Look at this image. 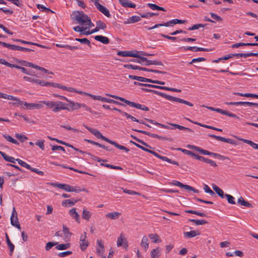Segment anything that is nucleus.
I'll list each match as a JSON object with an SVG mask.
<instances>
[{"label":"nucleus","mask_w":258,"mask_h":258,"mask_svg":"<svg viewBox=\"0 0 258 258\" xmlns=\"http://www.w3.org/2000/svg\"><path fill=\"white\" fill-rule=\"evenodd\" d=\"M72 20L76 24L90 28L94 25L92 23L91 20L83 11H74L71 16Z\"/></svg>","instance_id":"1"},{"label":"nucleus","mask_w":258,"mask_h":258,"mask_svg":"<svg viewBox=\"0 0 258 258\" xmlns=\"http://www.w3.org/2000/svg\"><path fill=\"white\" fill-rule=\"evenodd\" d=\"M143 89L145 90L146 91L153 92L154 93H155L162 97H164L165 99H166L168 100H170V101H175V102H179L180 103H183V104H184L187 105L190 107H192L194 105L192 103H191L188 101H187L186 100H184L182 99H180L179 98H177V97H173V96H172L170 95H168L165 93H162L160 92H158L157 91H153V90H148L147 89Z\"/></svg>","instance_id":"2"},{"label":"nucleus","mask_w":258,"mask_h":258,"mask_svg":"<svg viewBox=\"0 0 258 258\" xmlns=\"http://www.w3.org/2000/svg\"><path fill=\"white\" fill-rule=\"evenodd\" d=\"M178 150H179V151H181V152H182L183 153H184L185 154H186L187 155H189L194 158H195L197 160H200V161H203L205 163H208L211 166H213V167H216L217 166V164H216V163L211 160V159H208V158H206L203 156H200L199 155H197V154H195L194 153H193L192 152L190 151H189V150H185V149H182V148H178L177 149Z\"/></svg>","instance_id":"3"},{"label":"nucleus","mask_w":258,"mask_h":258,"mask_svg":"<svg viewBox=\"0 0 258 258\" xmlns=\"http://www.w3.org/2000/svg\"><path fill=\"white\" fill-rule=\"evenodd\" d=\"M106 95L107 96L112 97L114 99L119 100L126 103V104H127L128 105H129L130 106L134 107H135L136 108H138V109H141V110H142L144 111H149V108L145 105H141L139 103H135L134 102L130 101L129 100L125 99L124 98L119 97L118 96H116V95H111L110 94H106Z\"/></svg>","instance_id":"4"},{"label":"nucleus","mask_w":258,"mask_h":258,"mask_svg":"<svg viewBox=\"0 0 258 258\" xmlns=\"http://www.w3.org/2000/svg\"><path fill=\"white\" fill-rule=\"evenodd\" d=\"M97 138H99V139H101L102 140L109 143V144L114 146L116 148L120 149V150H124L125 152H129L130 150L128 148L123 146H122V145H119L118 143H116L115 142L113 141H112V140H109L108 138L103 136L101 133L99 131L97 134L95 136Z\"/></svg>","instance_id":"5"},{"label":"nucleus","mask_w":258,"mask_h":258,"mask_svg":"<svg viewBox=\"0 0 258 258\" xmlns=\"http://www.w3.org/2000/svg\"><path fill=\"white\" fill-rule=\"evenodd\" d=\"M185 20H181L179 19H173L172 20L169 21V22H167L166 23H164L163 24H156L154 26H153L152 27H148L147 26L145 27V28L146 29L150 30H152L155 28H158L161 26H165V27H169V26H172L174 25H175L176 24H183L185 22Z\"/></svg>","instance_id":"6"},{"label":"nucleus","mask_w":258,"mask_h":258,"mask_svg":"<svg viewBox=\"0 0 258 258\" xmlns=\"http://www.w3.org/2000/svg\"><path fill=\"white\" fill-rule=\"evenodd\" d=\"M20 105H23L22 106L23 109L29 110L39 109L43 107V106L42 105V101H39L36 103H27L26 102L21 101Z\"/></svg>","instance_id":"7"},{"label":"nucleus","mask_w":258,"mask_h":258,"mask_svg":"<svg viewBox=\"0 0 258 258\" xmlns=\"http://www.w3.org/2000/svg\"><path fill=\"white\" fill-rule=\"evenodd\" d=\"M139 53L142 55L148 56L151 54H148L144 51H136L134 52L133 51H119L117 52V54L119 56L122 57L130 56V57H138Z\"/></svg>","instance_id":"8"},{"label":"nucleus","mask_w":258,"mask_h":258,"mask_svg":"<svg viewBox=\"0 0 258 258\" xmlns=\"http://www.w3.org/2000/svg\"><path fill=\"white\" fill-rule=\"evenodd\" d=\"M134 84L135 85H137V86H147V87H152V88H157V89H162V90H167V91L176 92H181L180 90L175 89V88H169V87H165V86H157V85H150V84H143V83H139L138 82H135Z\"/></svg>","instance_id":"9"},{"label":"nucleus","mask_w":258,"mask_h":258,"mask_svg":"<svg viewBox=\"0 0 258 258\" xmlns=\"http://www.w3.org/2000/svg\"><path fill=\"white\" fill-rule=\"evenodd\" d=\"M133 130L135 131V132H138V133H142L143 134L148 135V136H149L150 137H153V138H156V139H159V140H167V141H170V142L172 141V139H171V138L162 137V136L158 135L157 134H152V133H151L150 132H146V131H145L139 130H135V129Z\"/></svg>","instance_id":"10"},{"label":"nucleus","mask_w":258,"mask_h":258,"mask_svg":"<svg viewBox=\"0 0 258 258\" xmlns=\"http://www.w3.org/2000/svg\"><path fill=\"white\" fill-rule=\"evenodd\" d=\"M11 223L13 226L16 227L19 230L21 229V226L18 219L17 213L15 207L13 208L11 217Z\"/></svg>","instance_id":"11"},{"label":"nucleus","mask_w":258,"mask_h":258,"mask_svg":"<svg viewBox=\"0 0 258 258\" xmlns=\"http://www.w3.org/2000/svg\"><path fill=\"white\" fill-rule=\"evenodd\" d=\"M87 233L84 232L80 236V246L82 251H84L89 245V241L87 240Z\"/></svg>","instance_id":"12"},{"label":"nucleus","mask_w":258,"mask_h":258,"mask_svg":"<svg viewBox=\"0 0 258 258\" xmlns=\"http://www.w3.org/2000/svg\"><path fill=\"white\" fill-rule=\"evenodd\" d=\"M23 80L29 82L35 83L39 84L41 86H45L46 82L45 81L40 80L36 78L31 77L30 76H24L23 78Z\"/></svg>","instance_id":"13"},{"label":"nucleus","mask_w":258,"mask_h":258,"mask_svg":"<svg viewBox=\"0 0 258 258\" xmlns=\"http://www.w3.org/2000/svg\"><path fill=\"white\" fill-rule=\"evenodd\" d=\"M62 110H69L65 103L61 101H54V109L53 112H57Z\"/></svg>","instance_id":"14"},{"label":"nucleus","mask_w":258,"mask_h":258,"mask_svg":"<svg viewBox=\"0 0 258 258\" xmlns=\"http://www.w3.org/2000/svg\"><path fill=\"white\" fill-rule=\"evenodd\" d=\"M209 137L213 138L215 139H216L218 141H220L223 142L231 144H235V141L232 139L229 138H225L224 137H222L220 136H217L214 135H209Z\"/></svg>","instance_id":"15"},{"label":"nucleus","mask_w":258,"mask_h":258,"mask_svg":"<svg viewBox=\"0 0 258 258\" xmlns=\"http://www.w3.org/2000/svg\"><path fill=\"white\" fill-rule=\"evenodd\" d=\"M180 49H182L183 50H192L195 52L197 51H208V49L207 48H202V47H198L196 46H185V47H180L179 48Z\"/></svg>","instance_id":"16"},{"label":"nucleus","mask_w":258,"mask_h":258,"mask_svg":"<svg viewBox=\"0 0 258 258\" xmlns=\"http://www.w3.org/2000/svg\"><path fill=\"white\" fill-rule=\"evenodd\" d=\"M97 9L102 13H103L105 16L108 18L111 17V15L109 13V10L105 7L102 6L101 4L97 3L95 5Z\"/></svg>","instance_id":"17"},{"label":"nucleus","mask_w":258,"mask_h":258,"mask_svg":"<svg viewBox=\"0 0 258 258\" xmlns=\"http://www.w3.org/2000/svg\"><path fill=\"white\" fill-rule=\"evenodd\" d=\"M200 234V232L198 230H193L190 231L189 232H185L183 233V235L184 237L190 238L194 237H195L197 235H199Z\"/></svg>","instance_id":"18"},{"label":"nucleus","mask_w":258,"mask_h":258,"mask_svg":"<svg viewBox=\"0 0 258 258\" xmlns=\"http://www.w3.org/2000/svg\"><path fill=\"white\" fill-rule=\"evenodd\" d=\"M94 38L96 40L100 41L104 44H107L109 43V39L107 37L102 35H96L95 36Z\"/></svg>","instance_id":"19"},{"label":"nucleus","mask_w":258,"mask_h":258,"mask_svg":"<svg viewBox=\"0 0 258 258\" xmlns=\"http://www.w3.org/2000/svg\"><path fill=\"white\" fill-rule=\"evenodd\" d=\"M120 215V213L118 212H114L107 213L106 214L105 217L106 218H110L111 220H116L118 219Z\"/></svg>","instance_id":"20"},{"label":"nucleus","mask_w":258,"mask_h":258,"mask_svg":"<svg viewBox=\"0 0 258 258\" xmlns=\"http://www.w3.org/2000/svg\"><path fill=\"white\" fill-rule=\"evenodd\" d=\"M149 240L147 236H144L140 243L141 246L146 251L149 247Z\"/></svg>","instance_id":"21"},{"label":"nucleus","mask_w":258,"mask_h":258,"mask_svg":"<svg viewBox=\"0 0 258 258\" xmlns=\"http://www.w3.org/2000/svg\"><path fill=\"white\" fill-rule=\"evenodd\" d=\"M69 214L70 216L73 218L75 219L78 223H80V216L77 212L76 209L73 208L70 210L69 211Z\"/></svg>","instance_id":"22"},{"label":"nucleus","mask_w":258,"mask_h":258,"mask_svg":"<svg viewBox=\"0 0 258 258\" xmlns=\"http://www.w3.org/2000/svg\"><path fill=\"white\" fill-rule=\"evenodd\" d=\"M45 86H51V87H53L55 88H59V89H62L63 90H65V91H66V89H67V87L63 86L60 84L54 83L49 82H46Z\"/></svg>","instance_id":"23"},{"label":"nucleus","mask_w":258,"mask_h":258,"mask_svg":"<svg viewBox=\"0 0 258 258\" xmlns=\"http://www.w3.org/2000/svg\"><path fill=\"white\" fill-rule=\"evenodd\" d=\"M52 185L69 192L70 185L64 183H55Z\"/></svg>","instance_id":"24"},{"label":"nucleus","mask_w":258,"mask_h":258,"mask_svg":"<svg viewBox=\"0 0 258 258\" xmlns=\"http://www.w3.org/2000/svg\"><path fill=\"white\" fill-rule=\"evenodd\" d=\"M127 243L126 239L125 238L124 234L123 233H121L120 234V236L117 238V246H121L124 243Z\"/></svg>","instance_id":"25"},{"label":"nucleus","mask_w":258,"mask_h":258,"mask_svg":"<svg viewBox=\"0 0 258 258\" xmlns=\"http://www.w3.org/2000/svg\"><path fill=\"white\" fill-rule=\"evenodd\" d=\"M145 120L150 123H151L153 124L158 126L159 127L164 128H166V129H172L169 126L160 123H158L154 120H152V119H148V118H145Z\"/></svg>","instance_id":"26"},{"label":"nucleus","mask_w":258,"mask_h":258,"mask_svg":"<svg viewBox=\"0 0 258 258\" xmlns=\"http://www.w3.org/2000/svg\"><path fill=\"white\" fill-rule=\"evenodd\" d=\"M77 201V200H75L74 199L66 200L62 201V206L63 207L73 206L74 205Z\"/></svg>","instance_id":"27"},{"label":"nucleus","mask_w":258,"mask_h":258,"mask_svg":"<svg viewBox=\"0 0 258 258\" xmlns=\"http://www.w3.org/2000/svg\"><path fill=\"white\" fill-rule=\"evenodd\" d=\"M121 5L125 8H135L136 5L134 3H129L127 0H119Z\"/></svg>","instance_id":"28"},{"label":"nucleus","mask_w":258,"mask_h":258,"mask_svg":"<svg viewBox=\"0 0 258 258\" xmlns=\"http://www.w3.org/2000/svg\"><path fill=\"white\" fill-rule=\"evenodd\" d=\"M213 188L215 190V191L220 197L221 198L223 199L226 197V194H224V191L219 188L218 186L214 185L213 186Z\"/></svg>","instance_id":"29"},{"label":"nucleus","mask_w":258,"mask_h":258,"mask_svg":"<svg viewBox=\"0 0 258 258\" xmlns=\"http://www.w3.org/2000/svg\"><path fill=\"white\" fill-rule=\"evenodd\" d=\"M161 249L159 247H157L153 249L151 252V256L152 258H159L160 256V253Z\"/></svg>","instance_id":"30"},{"label":"nucleus","mask_w":258,"mask_h":258,"mask_svg":"<svg viewBox=\"0 0 258 258\" xmlns=\"http://www.w3.org/2000/svg\"><path fill=\"white\" fill-rule=\"evenodd\" d=\"M16 61L18 62V63H19L20 64H21L22 66L31 67L34 69V67L35 66V64H34L30 62H28L27 61L23 60H20L18 59H16Z\"/></svg>","instance_id":"31"},{"label":"nucleus","mask_w":258,"mask_h":258,"mask_svg":"<svg viewBox=\"0 0 258 258\" xmlns=\"http://www.w3.org/2000/svg\"><path fill=\"white\" fill-rule=\"evenodd\" d=\"M45 105L48 108L51 109L53 112L54 109V101H42V105Z\"/></svg>","instance_id":"32"},{"label":"nucleus","mask_w":258,"mask_h":258,"mask_svg":"<svg viewBox=\"0 0 258 258\" xmlns=\"http://www.w3.org/2000/svg\"><path fill=\"white\" fill-rule=\"evenodd\" d=\"M68 102L70 104V106L73 110H78L81 108V103L75 102L70 100H69Z\"/></svg>","instance_id":"33"},{"label":"nucleus","mask_w":258,"mask_h":258,"mask_svg":"<svg viewBox=\"0 0 258 258\" xmlns=\"http://www.w3.org/2000/svg\"><path fill=\"white\" fill-rule=\"evenodd\" d=\"M257 45V44H253V43H243V42H240V43H235L234 44H233L232 45V48H238L240 46H254V45Z\"/></svg>","instance_id":"34"},{"label":"nucleus","mask_w":258,"mask_h":258,"mask_svg":"<svg viewBox=\"0 0 258 258\" xmlns=\"http://www.w3.org/2000/svg\"><path fill=\"white\" fill-rule=\"evenodd\" d=\"M0 64H4L8 67L10 68H19V66L17 64H12L10 62H7L6 61L5 59L1 58L0 60Z\"/></svg>","instance_id":"35"},{"label":"nucleus","mask_w":258,"mask_h":258,"mask_svg":"<svg viewBox=\"0 0 258 258\" xmlns=\"http://www.w3.org/2000/svg\"><path fill=\"white\" fill-rule=\"evenodd\" d=\"M91 213L90 211L85 209L83 210L82 215L83 219L89 221L91 217Z\"/></svg>","instance_id":"36"},{"label":"nucleus","mask_w":258,"mask_h":258,"mask_svg":"<svg viewBox=\"0 0 258 258\" xmlns=\"http://www.w3.org/2000/svg\"><path fill=\"white\" fill-rule=\"evenodd\" d=\"M138 70L144 71H146V72H149L159 73V74H166V72H165L160 71L157 70L149 69H147L146 68H142V67H139Z\"/></svg>","instance_id":"37"},{"label":"nucleus","mask_w":258,"mask_h":258,"mask_svg":"<svg viewBox=\"0 0 258 258\" xmlns=\"http://www.w3.org/2000/svg\"><path fill=\"white\" fill-rule=\"evenodd\" d=\"M170 124L179 130L185 131L189 132H193V131L190 129L189 128L186 127L175 123H170Z\"/></svg>","instance_id":"38"},{"label":"nucleus","mask_w":258,"mask_h":258,"mask_svg":"<svg viewBox=\"0 0 258 258\" xmlns=\"http://www.w3.org/2000/svg\"><path fill=\"white\" fill-rule=\"evenodd\" d=\"M237 203L246 207H250L251 206V205L249 202L245 201L241 197L238 199Z\"/></svg>","instance_id":"39"},{"label":"nucleus","mask_w":258,"mask_h":258,"mask_svg":"<svg viewBox=\"0 0 258 258\" xmlns=\"http://www.w3.org/2000/svg\"><path fill=\"white\" fill-rule=\"evenodd\" d=\"M234 95H238L240 96L246 97H252L257 99L258 95L251 93H245L243 94L241 93H234Z\"/></svg>","instance_id":"40"},{"label":"nucleus","mask_w":258,"mask_h":258,"mask_svg":"<svg viewBox=\"0 0 258 258\" xmlns=\"http://www.w3.org/2000/svg\"><path fill=\"white\" fill-rule=\"evenodd\" d=\"M3 136L8 142L12 143L15 145L19 144V142L16 140L14 139V138H13L11 136H10L9 135L4 134L3 135Z\"/></svg>","instance_id":"41"},{"label":"nucleus","mask_w":258,"mask_h":258,"mask_svg":"<svg viewBox=\"0 0 258 258\" xmlns=\"http://www.w3.org/2000/svg\"><path fill=\"white\" fill-rule=\"evenodd\" d=\"M104 102L109 103H113V104H116L118 105H121V106H125L124 104H123L122 103H120L119 102H118L117 101H115V100L109 99V98H105V97H104Z\"/></svg>","instance_id":"42"},{"label":"nucleus","mask_w":258,"mask_h":258,"mask_svg":"<svg viewBox=\"0 0 258 258\" xmlns=\"http://www.w3.org/2000/svg\"><path fill=\"white\" fill-rule=\"evenodd\" d=\"M149 237L151 239L153 240V242L154 243H157L161 241V240H159V236L157 234H150L149 235Z\"/></svg>","instance_id":"43"},{"label":"nucleus","mask_w":258,"mask_h":258,"mask_svg":"<svg viewBox=\"0 0 258 258\" xmlns=\"http://www.w3.org/2000/svg\"><path fill=\"white\" fill-rule=\"evenodd\" d=\"M16 161L22 167H25L29 170L31 169V166L22 160L20 159H16Z\"/></svg>","instance_id":"44"},{"label":"nucleus","mask_w":258,"mask_h":258,"mask_svg":"<svg viewBox=\"0 0 258 258\" xmlns=\"http://www.w3.org/2000/svg\"><path fill=\"white\" fill-rule=\"evenodd\" d=\"M188 220L195 223L197 225H204L208 223V222L204 220L189 219Z\"/></svg>","instance_id":"45"},{"label":"nucleus","mask_w":258,"mask_h":258,"mask_svg":"<svg viewBox=\"0 0 258 258\" xmlns=\"http://www.w3.org/2000/svg\"><path fill=\"white\" fill-rule=\"evenodd\" d=\"M63 233L66 238H70L72 235V233L70 232L69 229L66 226H63Z\"/></svg>","instance_id":"46"},{"label":"nucleus","mask_w":258,"mask_h":258,"mask_svg":"<svg viewBox=\"0 0 258 258\" xmlns=\"http://www.w3.org/2000/svg\"><path fill=\"white\" fill-rule=\"evenodd\" d=\"M89 29L83 26H77L73 28V30L76 32H79L82 34L83 32L85 31L86 29Z\"/></svg>","instance_id":"47"},{"label":"nucleus","mask_w":258,"mask_h":258,"mask_svg":"<svg viewBox=\"0 0 258 258\" xmlns=\"http://www.w3.org/2000/svg\"><path fill=\"white\" fill-rule=\"evenodd\" d=\"M85 188H80L78 186H70L69 192H79L80 191H85Z\"/></svg>","instance_id":"48"},{"label":"nucleus","mask_w":258,"mask_h":258,"mask_svg":"<svg viewBox=\"0 0 258 258\" xmlns=\"http://www.w3.org/2000/svg\"><path fill=\"white\" fill-rule=\"evenodd\" d=\"M96 27L100 30L104 29L106 28V25L102 21L98 20L96 22Z\"/></svg>","instance_id":"49"},{"label":"nucleus","mask_w":258,"mask_h":258,"mask_svg":"<svg viewBox=\"0 0 258 258\" xmlns=\"http://www.w3.org/2000/svg\"><path fill=\"white\" fill-rule=\"evenodd\" d=\"M170 184L175 185V186L180 187L181 188H183L184 189H185L186 186L187 185V184H183L181 182L176 181V180H173L172 182L170 183Z\"/></svg>","instance_id":"50"},{"label":"nucleus","mask_w":258,"mask_h":258,"mask_svg":"<svg viewBox=\"0 0 258 258\" xmlns=\"http://www.w3.org/2000/svg\"><path fill=\"white\" fill-rule=\"evenodd\" d=\"M121 189L122 190V191L126 194L131 195H140V194L139 192H136L135 191L132 190H129L127 189H125L122 187H120Z\"/></svg>","instance_id":"51"},{"label":"nucleus","mask_w":258,"mask_h":258,"mask_svg":"<svg viewBox=\"0 0 258 258\" xmlns=\"http://www.w3.org/2000/svg\"><path fill=\"white\" fill-rule=\"evenodd\" d=\"M15 137L21 142H24L25 141L28 139V138L26 136L22 134H16Z\"/></svg>","instance_id":"52"},{"label":"nucleus","mask_w":258,"mask_h":258,"mask_svg":"<svg viewBox=\"0 0 258 258\" xmlns=\"http://www.w3.org/2000/svg\"><path fill=\"white\" fill-rule=\"evenodd\" d=\"M69 247V243L60 244L56 245V248L58 250H64L68 248Z\"/></svg>","instance_id":"53"},{"label":"nucleus","mask_w":258,"mask_h":258,"mask_svg":"<svg viewBox=\"0 0 258 258\" xmlns=\"http://www.w3.org/2000/svg\"><path fill=\"white\" fill-rule=\"evenodd\" d=\"M161 159L163 161H167L170 163H171V164H174V165H176L177 166H178L179 165V164L178 163V162H177L176 161H174V160H172L169 158H168L167 157H165V156H162L161 157Z\"/></svg>","instance_id":"54"},{"label":"nucleus","mask_w":258,"mask_h":258,"mask_svg":"<svg viewBox=\"0 0 258 258\" xmlns=\"http://www.w3.org/2000/svg\"><path fill=\"white\" fill-rule=\"evenodd\" d=\"M75 40L77 41L80 42L81 43L86 44L88 45H89L90 44V41L88 39H87L86 38H76Z\"/></svg>","instance_id":"55"},{"label":"nucleus","mask_w":258,"mask_h":258,"mask_svg":"<svg viewBox=\"0 0 258 258\" xmlns=\"http://www.w3.org/2000/svg\"><path fill=\"white\" fill-rule=\"evenodd\" d=\"M7 99L10 100L15 101L16 102L13 103V104H20L21 103V100L20 99H19L17 97H15L14 96H11V95H8V97H7Z\"/></svg>","instance_id":"56"},{"label":"nucleus","mask_w":258,"mask_h":258,"mask_svg":"<svg viewBox=\"0 0 258 258\" xmlns=\"http://www.w3.org/2000/svg\"><path fill=\"white\" fill-rule=\"evenodd\" d=\"M225 196H226V198H227L228 202L229 204H235V199L233 196H232L230 195H228V194H226Z\"/></svg>","instance_id":"57"},{"label":"nucleus","mask_w":258,"mask_h":258,"mask_svg":"<svg viewBox=\"0 0 258 258\" xmlns=\"http://www.w3.org/2000/svg\"><path fill=\"white\" fill-rule=\"evenodd\" d=\"M206 24H197L194 25L192 27H189L188 30H194L199 29L200 28H203L205 26H206Z\"/></svg>","instance_id":"58"},{"label":"nucleus","mask_w":258,"mask_h":258,"mask_svg":"<svg viewBox=\"0 0 258 258\" xmlns=\"http://www.w3.org/2000/svg\"><path fill=\"white\" fill-rule=\"evenodd\" d=\"M204 189L206 192L209 194L211 196L215 195V192L209 187L208 185H204Z\"/></svg>","instance_id":"59"},{"label":"nucleus","mask_w":258,"mask_h":258,"mask_svg":"<svg viewBox=\"0 0 258 258\" xmlns=\"http://www.w3.org/2000/svg\"><path fill=\"white\" fill-rule=\"evenodd\" d=\"M7 242L8 246L10 248V254L11 255L12 254L13 251H14L15 246L11 242V241H10L9 238H8V242Z\"/></svg>","instance_id":"60"},{"label":"nucleus","mask_w":258,"mask_h":258,"mask_svg":"<svg viewBox=\"0 0 258 258\" xmlns=\"http://www.w3.org/2000/svg\"><path fill=\"white\" fill-rule=\"evenodd\" d=\"M57 242H48L45 246L46 250L48 251L53 246L57 245Z\"/></svg>","instance_id":"61"},{"label":"nucleus","mask_w":258,"mask_h":258,"mask_svg":"<svg viewBox=\"0 0 258 258\" xmlns=\"http://www.w3.org/2000/svg\"><path fill=\"white\" fill-rule=\"evenodd\" d=\"M129 78L132 79L136 80H138L139 81L142 82H144V79H145L144 77H138V76H133V75H130Z\"/></svg>","instance_id":"62"},{"label":"nucleus","mask_w":258,"mask_h":258,"mask_svg":"<svg viewBox=\"0 0 258 258\" xmlns=\"http://www.w3.org/2000/svg\"><path fill=\"white\" fill-rule=\"evenodd\" d=\"M44 141L43 140H38L36 142V145L38 146L41 149L43 150L44 149Z\"/></svg>","instance_id":"63"},{"label":"nucleus","mask_w":258,"mask_h":258,"mask_svg":"<svg viewBox=\"0 0 258 258\" xmlns=\"http://www.w3.org/2000/svg\"><path fill=\"white\" fill-rule=\"evenodd\" d=\"M131 21V22L134 23L139 22L141 20V17L138 16H133L130 18Z\"/></svg>","instance_id":"64"}]
</instances>
